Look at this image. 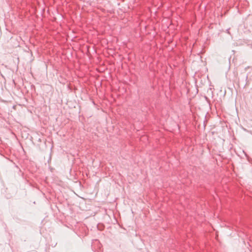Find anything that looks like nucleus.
<instances>
[{
	"label": "nucleus",
	"instance_id": "nucleus-1",
	"mask_svg": "<svg viewBox=\"0 0 252 252\" xmlns=\"http://www.w3.org/2000/svg\"><path fill=\"white\" fill-rule=\"evenodd\" d=\"M205 99L207 100V101L208 102V103L210 105V101L209 99L207 96H205Z\"/></svg>",
	"mask_w": 252,
	"mask_h": 252
}]
</instances>
